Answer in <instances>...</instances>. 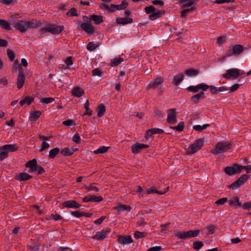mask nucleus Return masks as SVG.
<instances>
[{
	"label": "nucleus",
	"mask_w": 251,
	"mask_h": 251,
	"mask_svg": "<svg viewBox=\"0 0 251 251\" xmlns=\"http://www.w3.org/2000/svg\"><path fill=\"white\" fill-rule=\"evenodd\" d=\"M14 27L20 32L24 33L29 29L36 27L37 24L34 20L27 21L18 20L15 21Z\"/></svg>",
	"instance_id": "f257e3e1"
},
{
	"label": "nucleus",
	"mask_w": 251,
	"mask_h": 251,
	"mask_svg": "<svg viewBox=\"0 0 251 251\" xmlns=\"http://www.w3.org/2000/svg\"><path fill=\"white\" fill-rule=\"evenodd\" d=\"M231 145L227 141L219 142L215 146V148L210 151V152L214 154H218L229 150Z\"/></svg>",
	"instance_id": "f03ea898"
},
{
	"label": "nucleus",
	"mask_w": 251,
	"mask_h": 251,
	"mask_svg": "<svg viewBox=\"0 0 251 251\" xmlns=\"http://www.w3.org/2000/svg\"><path fill=\"white\" fill-rule=\"evenodd\" d=\"M244 74L243 70L237 68H232L227 70L223 76L228 79H235Z\"/></svg>",
	"instance_id": "7ed1b4c3"
},
{
	"label": "nucleus",
	"mask_w": 251,
	"mask_h": 251,
	"mask_svg": "<svg viewBox=\"0 0 251 251\" xmlns=\"http://www.w3.org/2000/svg\"><path fill=\"white\" fill-rule=\"evenodd\" d=\"M64 29L63 25H50L42 29L43 32H49L52 34H56L61 33Z\"/></svg>",
	"instance_id": "20e7f679"
},
{
	"label": "nucleus",
	"mask_w": 251,
	"mask_h": 251,
	"mask_svg": "<svg viewBox=\"0 0 251 251\" xmlns=\"http://www.w3.org/2000/svg\"><path fill=\"white\" fill-rule=\"evenodd\" d=\"M204 142V140L203 138H201L196 140L193 144L189 146L188 154H193L197 151L200 150L203 146Z\"/></svg>",
	"instance_id": "39448f33"
},
{
	"label": "nucleus",
	"mask_w": 251,
	"mask_h": 251,
	"mask_svg": "<svg viewBox=\"0 0 251 251\" xmlns=\"http://www.w3.org/2000/svg\"><path fill=\"white\" fill-rule=\"evenodd\" d=\"M243 51V47L240 45H236L229 48L226 57L232 55L238 56Z\"/></svg>",
	"instance_id": "423d86ee"
},
{
	"label": "nucleus",
	"mask_w": 251,
	"mask_h": 251,
	"mask_svg": "<svg viewBox=\"0 0 251 251\" xmlns=\"http://www.w3.org/2000/svg\"><path fill=\"white\" fill-rule=\"evenodd\" d=\"M249 176L247 175H243L240 176L236 181L232 183L230 185V188L234 189L239 187L243 184H244L248 179Z\"/></svg>",
	"instance_id": "0eeeda50"
},
{
	"label": "nucleus",
	"mask_w": 251,
	"mask_h": 251,
	"mask_svg": "<svg viewBox=\"0 0 251 251\" xmlns=\"http://www.w3.org/2000/svg\"><path fill=\"white\" fill-rule=\"evenodd\" d=\"M241 165L234 164L231 167H226L224 169L225 173L228 175L231 176L237 173L240 172Z\"/></svg>",
	"instance_id": "6e6552de"
},
{
	"label": "nucleus",
	"mask_w": 251,
	"mask_h": 251,
	"mask_svg": "<svg viewBox=\"0 0 251 251\" xmlns=\"http://www.w3.org/2000/svg\"><path fill=\"white\" fill-rule=\"evenodd\" d=\"M82 30L84 31L88 34H93L95 31V27L92 26L91 23H82L80 25Z\"/></svg>",
	"instance_id": "1a4fd4ad"
},
{
	"label": "nucleus",
	"mask_w": 251,
	"mask_h": 251,
	"mask_svg": "<svg viewBox=\"0 0 251 251\" xmlns=\"http://www.w3.org/2000/svg\"><path fill=\"white\" fill-rule=\"evenodd\" d=\"M176 113L175 109H170L167 111V122L170 124H174L176 122Z\"/></svg>",
	"instance_id": "9d476101"
},
{
	"label": "nucleus",
	"mask_w": 251,
	"mask_h": 251,
	"mask_svg": "<svg viewBox=\"0 0 251 251\" xmlns=\"http://www.w3.org/2000/svg\"><path fill=\"white\" fill-rule=\"evenodd\" d=\"M118 242L123 246L129 245L133 241L131 237L129 235L128 236H119L118 238Z\"/></svg>",
	"instance_id": "9b49d317"
},
{
	"label": "nucleus",
	"mask_w": 251,
	"mask_h": 251,
	"mask_svg": "<svg viewBox=\"0 0 251 251\" xmlns=\"http://www.w3.org/2000/svg\"><path fill=\"white\" fill-rule=\"evenodd\" d=\"M102 197L100 196L96 197L94 195H89L83 198L82 201L84 202H100L102 201Z\"/></svg>",
	"instance_id": "f8f14e48"
},
{
	"label": "nucleus",
	"mask_w": 251,
	"mask_h": 251,
	"mask_svg": "<svg viewBox=\"0 0 251 251\" xmlns=\"http://www.w3.org/2000/svg\"><path fill=\"white\" fill-rule=\"evenodd\" d=\"M109 233V231L102 230L100 231H97L96 234L92 237V239H96L98 241H102L106 235Z\"/></svg>",
	"instance_id": "ddd939ff"
},
{
	"label": "nucleus",
	"mask_w": 251,
	"mask_h": 251,
	"mask_svg": "<svg viewBox=\"0 0 251 251\" xmlns=\"http://www.w3.org/2000/svg\"><path fill=\"white\" fill-rule=\"evenodd\" d=\"M62 205L68 208H78L81 206L80 204L73 200L66 201L62 203Z\"/></svg>",
	"instance_id": "4468645a"
},
{
	"label": "nucleus",
	"mask_w": 251,
	"mask_h": 251,
	"mask_svg": "<svg viewBox=\"0 0 251 251\" xmlns=\"http://www.w3.org/2000/svg\"><path fill=\"white\" fill-rule=\"evenodd\" d=\"M148 147V146L144 144L136 143L131 147V151L133 153H137L140 151Z\"/></svg>",
	"instance_id": "2eb2a0df"
},
{
	"label": "nucleus",
	"mask_w": 251,
	"mask_h": 251,
	"mask_svg": "<svg viewBox=\"0 0 251 251\" xmlns=\"http://www.w3.org/2000/svg\"><path fill=\"white\" fill-rule=\"evenodd\" d=\"M163 81V79L161 77H157L153 80L151 81L148 84V87L150 88L155 89L158 87Z\"/></svg>",
	"instance_id": "dca6fc26"
},
{
	"label": "nucleus",
	"mask_w": 251,
	"mask_h": 251,
	"mask_svg": "<svg viewBox=\"0 0 251 251\" xmlns=\"http://www.w3.org/2000/svg\"><path fill=\"white\" fill-rule=\"evenodd\" d=\"M116 23L119 25H126L128 24H131L133 22V19L131 17H118L116 19Z\"/></svg>",
	"instance_id": "f3484780"
},
{
	"label": "nucleus",
	"mask_w": 251,
	"mask_h": 251,
	"mask_svg": "<svg viewBox=\"0 0 251 251\" xmlns=\"http://www.w3.org/2000/svg\"><path fill=\"white\" fill-rule=\"evenodd\" d=\"M115 208L117 210L118 213L121 214L124 212H129L131 209V207L127 205L121 204L118 205Z\"/></svg>",
	"instance_id": "a211bd4d"
},
{
	"label": "nucleus",
	"mask_w": 251,
	"mask_h": 251,
	"mask_svg": "<svg viewBox=\"0 0 251 251\" xmlns=\"http://www.w3.org/2000/svg\"><path fill=\"white\" fill-rule=\"evenodd\" d=\"M164 132V130L160 128H153L152 129H148L145 134L146 138H149L152 135L154 134H161Z\"/></svg>",
	"instance_id": "6ab92c4d"
},
{
	"label": "nucleus",
	"mask_w": 251,
	"mask_h": 251,
	"mask_svg": "<svg viewBox=\"0 0 251 251\" xmlns=\"http://www.w3.org/2000/svg\"><path fill=\"white\" fill-rule=\"evenodd\" d=\"M202 231L206 235L213 234L215 232V227L212 225H209L206 228H203Z\"/></svg>",
	"instance_id": "aec40b11"
},
{
	"label": "nucleus",
	"mask_w": 251,
	"mask_h": 251,
	"mask_svg": "<svg viewBox=\"0 0 251 251\" xmlns=\"http://www.w3.org/2000/svg\"><path fill=\"white\" fill-rule=\"evenodd\" d=\"M37 165V160L36 159H33L28 161L26 164V167L29 168L31 172H34V169Z\"/></svg>",
	"instance_id": "412c9836"
},
{
	"label": "nucleus",
	"mask_w": 251,
	"mask_h": 251,
	"mask_svg": "<svg viewBox=\"0 0 251 251\" xmlns=\"http://www.w3.org/2000/svg\"><path fill=\"white\" fill-rule=\"evenodd\" d=\"M84 94L83 90L78 87H75L72 90V95L76 97H80Z\"/></svg>",
	"instance_id": "4be33fe9"
},
{
	"label": "nucleus",
	"mask_w": 251,
	"mask_h": 251,
	"mask_svg": "<svg viewBox=\"0 0 251 251\" xmlns=\"http://www.w3.org/2000/svg\"><path fill=\"white\" fill-rule=\"evenodd\" d=\"M229 203L232 206H241V203L239 202V200L237 197L231 198L228 201Z\"/></svg>",
	"instance_id": "5701e85b"
},
{
	"label": "nucleus",
	"mask_w": 251,
	"mask_h": 251,
	"mask_svg": "<svg viewBox=\"0 0 251 251\" xmlns=\"http://www.w3.org/2000/svg\"><path fill=\"white\" fill-rule=\"evenodd\" d=\"M31 177V176L26 173H21L16 176L17 179L20 181L27 180Z\"/></svg>",
	"instance_id": "b1692460"
},
{
	"label": "nucleus",
	"mask_w": 251,
	"mask_h": 251,
	"mask_svg": "<svg viewBox=\"0 0 251 251\" xmlns=\"http://www.w3.org/2000/svg\"><path fill=\"white\" fill-rule=\"evenodd\" d=\"M183 79V75L182 73H179L174 77L173 83L175 85H177Z\"/></svg>",
	"instance_id": "393cba45"
},
{
	"label": "nucleus",
	"mask_w": 251,
	"mask_h": 251,
	"mask_svg": "<svg viewBox=\"0 0 251 251\" xmlns=\"http://www.w3.org/2000/svg\"><path fill=\"white\" fill-rule=\"evenodd\" d=\"M179 2L182 4V7H186L192 6L195 2V0H179Z\"/></svg>",
	"instance_id": "a878e982"
},
{
	"label": "nucleus",
	"mask_w": 251,
	"mask_h": 251,
	"mask_svg": "<svg viewBox=\"0 0 251 251\" xmlns=\"http://www.w3.org/2000/svg\"><path fill=\"white\" fill-rule=\"evenodd\" d=\"M91 19L96 25H99L103 22L102 16L101 15H92Z\"/></svg>",
	"instance_id": "bb28decb"
},
{
	"label": "nucleus",
	"mask_w": 251,
	"mask_h": 251,
	"mask_svg": "<svg viewBox=\"0 0 251 251\" xmlns=\"http://www.w3.org/2000/svg\"><path fill=\"white\" fill-rule=\"evenodd\" d=\"M187 231H177L174 232V234L180 239H185L188 238Z\"/></svg>",
	"instance_id": "cd10ccee"
},
{
	"label": "nucleus",
	"mask_w": 251,
	"mask_h": 251,
	"mask_svg": "<svg viewBox=\"0 0 251 251\" xmlns=\"http://www.w3.org/2000/svg\"><path fill=\"white\" fill-rule=\"evenodd\" d=\"M41 115V112L39 111H36L31 113L30 115V119L31 121H36Z\"/></svg>",
	"instance_id": "c85d7f7f"
},
{
	"label": "nucleus",
	"mask_w": 251,
	"mask_h": 251,
	"mask_svg": "<svg viewBox=\"0 0 251 251\" xmlns=\"http://www.w3.org/2000/svg\"><path fill=\"white\" fill-rule=\"evenodd\" d=\"M90 103L88 100H87L85 104H84V108L85 109V113L83 114V115H88L91 116L93 114V111L89 108Z\"/></svg>",
	"instance_id": "c756f323"
},
{
	"label": "nucleus",
	"mask_w": 251,
	"mask_h": 251,
	"mask_svg": "<svg viewBox=\"0 0 251 251\" xmlns=\"http://www.w3.org/2000/svg\"><path fill=\"white\" fill-rule=\"evenodd\" d=\"M25 80V76H18L17 80V88L20 89L24 85Z\"/></svg>",
	"instance_id": "7c9ffc66"
},
{
	"label": "nucleus",
	"mask_w": 251,
	"mask_h": 251,
	"mask_svg": "<svg viewBox=\"0 0 251 251\" xmlns=\"http://www.w3.org/2000/svg\"><path fill=\"white\" fill-rule=\"evenodd\" d=\"M74 152V150L73 149L69 148H65L62 149L61 151V153L65 156H69L72 155Z\"/></svg>",
	"instance_id": "2f4dec72"
},
{
	"label": "nucleus",
	"mask_w": 251,
	"mask_h": 251,
	"mask_svg": "<svg viewBox=\"0 0 251 251\" xmlns=\"http://www.w3.org/2000/svg\"><path fill=\"white\" fill-rule=\"evenodd\" d=\"M33 100V99L32 98L27 97L20 101V106H22L25 104L29 105Z\"/></svg>",
	"instance_id": "473e14b6"
},
{
	"label": "nucleus",
	"mask_w": 251,
	"mask_h": 251,
	"mask_svg": "<svg viewBox=\"0 0 251 251\" xmlns=\"http://www.w3.org/2000/svg\"><path fill=\"white\" fill-rule=\"evenodd\" d=\"M123 61V58L119 57H116L111 60V65L112 67L116 66L121 64Z\"/></svg>",
	"instance_id": "72a5a7b5"
},
{
	"label": "nucleus",
	"mask_w": 251,
	"mask_h": 251,
	"mask_svg": "<svg viewBox=\"0 0 251 251\" xmlns=\"http://www.w3.org/2000/svg\"><path fill=\"white\" fill-rule=\"evenodd\" d=\"M0 26L1 28L6 30H9L11 29L9 23L4 20H0Z\"/></svg>",
	"instance_id": "f704fd0d"
},
{
	"label": "nucleus",
	"mask_w": 251,
	"mask_h": 251,
	"mask_svg": "<svg viewBox=\"0 0 251 251\" xmlns=\"http://www.w3.org/2000/svg\"><path fill=\"white\" fill-rule=\"evenodd\" d=\"M204 93L201 92L191 98V100L194 102H197L200 99L204 98Z\"/></svg>",
	"instance_id": "c9c22d12"
},
{
	"label": "nucleus",
	"mask_w": 251,
	"mask_h": 251,
	"mask_svg": "<svg viewBox=\"0 0 251 251\" xmlns=\"http://www.w3.org/2000/svg\"><path fill=\"white\" fill-rule=\"evenodd\" d=\"M99 45L98 43H95L93 42H91L87 45V49L89 51H93L99 46Z\"/></svg>",
	"instance_id": "e433bc0d"
},
{
	"label": "nucleus",
	"mask_w": 251,
	"mask_h": 251,
	"mask_svg": "<svg viewBox=\"0 0 251 251\" xmlns=\"http://www.w3.org/2000/svg\"><path fill=\"white\" fill-rule=\"evenodd\" d=\"M151 193H157L160 195H163L164 194L163 192H160L157 189H155L153 187H151L150 189H148L146 190V192H143V194H146V196Z\"/></svg>",
	"instance_id": "4c0bfd02"
},
{
	"label": "nucleus",
	"mask_w": 251,
	"mask_h": 251,
	"mask_svg": "<svg viewBox=\"0 0 251 251\" xmlns=\"http://www.w3.org/2000/svg\"><path fill=\"white\" fill-rule=\"evenodd\" d=\"M160 15L161 13L159 12V11L158 10H155L153 12H152V13H151V14L149 15V17L150 20L153 21L156 19L157 18H159L160 16Z\"/></svg>",
	"instance_id": "58836bf2"
},
{
	"label": "nucleus",
	"mask_w": 251,
	"mask_h": 251,
	"mask_svg": "<svg viewBox=\"0 0 251 251\" xmlns=\"http://www.w3.org/2000/svg\"><path fill=\"white\" fill-rule=\"evenodd\" d=\"M109 147L106 146H101L100 147L99 149L94 151V153L95 154H100L106 152L108 150Z\"/></svg>",
	"instance_id": "ea45409f"
},
{
	"label": "nucleus",
	"mask_w": 251,
	"mask_h": 251,
	"mask_svg": "<svg viewBox=\"0 0 251 251\" xmlns=\"http://www.w3.org/2000/svg\"><path fill=\"white\" fill-rule=\"evenodd\" d=\"M209 125L208 124H204L202 126L201 125H195L193 126V129L195 130L198 131H202L205 129H206V127L209 126Z\"/></svg>",
	"instance_id": "a19ab883"
},
{
	"label": "nucleus",
	"mask_w": 251,
	"mask_h": 251,
	"mask_svg": "<svg viewBox=\"0 0 251 251\" xmlns=\"http://www.w3.org/2000/svg\"><path fill=\"white\" fill-rule=\"evenodd\" d=\"M105 107L102 104L100 105L98 107V116L101 117L105 113Z\"/></svg>",
	"instance_id": "79ce46f5"
},
{
	"label": "nucleus",
	"mask_w": 251,
	"mask_h": 251,
	"mask_svg": "<svg viewBox=\"0 0 251 251\" xmlns=\"http://www.w3.org/2000/svg\"><path fill=\"white\" fill-rule=\"evenodd\" d=\"M187 234L188 235V238L195 237L197 236L200 233V230H191L187 231Z\"/></svg>",
	"instance_id": "37998d69"
},
{
	"label": "nucleus",
	"mask_w": 251,
	"mask_h": 251,
	"mask_svg": "<svg viewBox=\"0 0 251 251\" xmlns=\"http://www.w3.org/2000/svg\"><path fill=\"white\" fill-rule=\"evenodd\" d=\"M59 152V149L58 148H53L50 151L49 157L50 158H54Z\"/></svg>",
	"instance_id": "c03bdc74"
},
{
	"label": "nucleus",
	"mask_w": 251,
	"mask_h": 251,
	"mask_svg": "<svg viewBox=\"0 0 251 251\" xmlns=\"http://www.w3.org/2000/svg\"><path fill=\"white\" fill-rule=\"evenodd\" d=\"M8 154V152L5 150L4 148L2 146L0 147V160H3L7 156Z\"/></svg>",
	"instance_id": "a18cd8bd"
},
{
	"label": "nucleus",
	"mask_w": 251,
	"mask_h": 251,
	"mask_svg": "<svg viewBox=\"0 0 251 251\" xmlns=\"http://www.w3.org/2000/svg\"><path fill=\"white\" fill-rule=\"evenodd\" d=\"M185 74L188 76H194L198 74V71L193 69H188L185 70Z\"/></svg>",
	"instance_id": "49530a36"
},
{
	"label": "nucleus",
	"mask_w": 251,
	"mask_h": 251,
	"mask_svg": "<svg viewBox=\"0 0 251 251\" xmlns=\"http://www.w3.org/2000/svg\"><path fill=\"white\" fill-rule=\"evenodd\" d=\"M54 100V98H44L40 99L39 100V101L41 103H44L46 104H48L53 102Z\"/></svg>",
	"instance_id": "de8ad7c7"
},
{
	"label": "nucleus",
	"mask_w": 251,
	"mask_h": 251,
	"mask_svg": "<svg viewBox=\"0 0 251 251\" xmlns=\"http://www.w3.org/2000/svg\"><path fill=\"white\" fill-rule=\"evenodd\" d=\"M128 3L124 0L120 4L117 5V9L119 10H124L126 9Z\"/></svg>",
	"instance_id": "09e8293b"
},
{
	"label": "nucleus",
	"mask_w": 251,
	"mask_h": 251,
	"mask_svg": "<svg viewBox=\"0 0 251 251\" xmlns=\"http://www.w3.org/2000/svg\"><path fill=\"white\" fill-rule=\"evenodd\" d=\"M172 128L179 132H181L183 130L184 128V123L181 122L177 125V126L173 127Z\"/></svg>",
	"instance_id": "8fccbe9b"
},
{
	"label": "nucleus",
	"mask_w": 251,
	"mask_h": 251,
	"mask_svg": "<svg viewBox=\"0 0 251 251\" xmlns=\"http://www.w3.org/2000/svg\"><path fill=\"white\" fill-rule=\"evenodd\" d=\"M84 188L87 191H94L95 192H98L99 191V189L94 186L93 185H91L90 186H84Z\"/></svg>",
	"instance_id": "3c124183"
},
{
	"label": "nucleus",
	"mask_w": 251,
	"mask_h": 251,
	"mask_svg": "<svg viewBox=\"0 0 251 251\" xmlns=\"http://www.w3.org/2000/svg\"><path fill=\"white\" fill-rule=\"evenodd\" d=\"M137 192L139 193V197L140 199H144L146 194H143V192H146V191H143L142 188L140 186H138L137 187Z\"/></svg>",
	"instance_id": "603ef678"
},
{
	"label": "nucleus",
	"mask_w": 251,
	"mask_h": 251,
	"mask_svg": "<svg viewBox=\"0 0 251 251\" xmlns=\"http://www.w3.org/2000/svg\"><path fill=\"white\" fill-rule=\"evenodd\" d=\"M227 201H228L227 198L225 197L219 199L218 200H217L215 201V203L218 205H222Z\"/></svg>",
	"instance_id": "864d4df0"
},
{
	"label": "nucleus",
	"mask_w": 251,
	"mask_h": 251,
	"mask_svg": "<svg viewBox=\"0 0 251 251\" xmlns=\"http://www.w3.org/2000/svg\"><path fill=\"white\" fill-rule=\"evenodd\" d=\"M2 147L8 152L9 151H14L16 150V148L12 145H6Z\"/></svg>",
	"instance_id": "5fc2aeb1"
},
{
	"label": "nucleus",
	"mask_w": 251,
	"mask_h": 251,
	"mask_svg": "<svg viewBox=\"0 0 251 251\" xmlns=\"http://www.w3.org/2000/svg\"><path fill=\"white\" fill-rule=\"evenodd\" d=\"M67 15L69 16H77V12L75 8H72L67 13Z\"/></svg>",
	"instance_id": "6e6d98bb"
},
{
	"label": "nucleus",
	"mask_w": 251,
	"mask_h": 251,
	"mask_svg": "<svg viewBox=\"0 0 251 251\" xmlns=\"http://www.w3.org/2000/svg\"><path fill=\"white\" fill-rule=\"evenodd\" d=\"M65 62V64L66 65V68L68 69L73 64L72 57H71V56L68 57L66 58Z\"/></svg>",
	"instance_id": "4d7b16f0"
},
{
	"label": "nucleus",
	"mask_w": 251,
	"mask_h": 251,
	"mask_svg": "<svg viewBox=\"0 0 251 251\" xmlns=\"http://www.w3.org/2000/svg\"><path fill=\"white\" fill-rule=\"evenodd\" d=\"M71 213L73 216L76 218H79L85 215V213L80 212L79 211H72Z\"/></svg>",
	"instance_id": "13d9d810"
},
{
	"label": "nucleus",
	"mask_w": 251,
	"mask_h": 251,
	"mask_svg": "<svg viewBox=\"0 0 251 251\" xmlns=\"http://www.w3.org/2000/svg\"><path fill=\"white\" fill-rule=\"evenodd\" d=\"M188 91H189L190 92H192L193 93H196L200 90L199 85L198 84L195 86H193V85L190 86L188 87Z\"/></svg>",
	"instance_id": "bf43d9fd"
},
{
	"label": "nucleus",
	"mask_w": 251,
	"mask_h": 251,
	"mask_svg": "<svg viewBox=\"0 0 251 251\" xmlns=\"http://www.w3.org/2000/svg\"><path fill=\"white\" fill-rule=\"evenodd\" d=\"M34 172H37L38 174H42L44 172L45 170L43 167H42L41 166L37 165V166L34 169Z\"/></svg>",
	"instance_id": "052dcab7"
},
{
	"label": "nucleus",
	"mask_w": 251,
	"mask_h": 251,
	"mask_svg": "<svg viewBox=\"0 0 251 251\" xmlns=\"http://www.w3.org/2000/svg\"><path fill=\"white\" fill-rule=\"evenodd\" d=\"M50 147L49 144L46 141H44L40 149V151H43L46 149H47Z\"/></svg>",
	"instance_id": "680f3d73"
},
{
	"label": "nucleus",
	"mask_w": 251,
	"mask_h": 251,
	"mask_svg": "<svg viewBox=\"0 0 251 251\" xmlns=\"http://www.w3.org/2000/svg\"><path fill=\"white\" fill-rule=\"evenodd\" d=\"M62 124L67 126H71L75 125V122L72 120H68L65 121H63Z\"/></svg>",
	"instance_id": "e2e57ef3"
},
{
	"label": "nucleus",
	"mask_w": 251,
	"mask_h": 251,
	"mask_svg": "<svg viewBox=\"0 0 251 251\" xmlns=\"http://www.w3.org/2000/svg\"><path fill=\"white\" fill-rule=\"evenodd\" d=\"M145 11L147 14H151L152 12L155 10V8L153 6H150L145 8Z\"/></svg>",
	"instance_id": "0e129e2a"
},
{
	"label": "nucleus",
	"mask_w": 251,
	"mask_h": 251,
	"mask_svg": "<svg viewBox=\"0 0 251 251\" xmlns=\"http://www.w3.org/2000/svg\"><path fill=\"white\" fill-rule=\"evenodd\" d=\"M194 10V8L192 7L189 9H185L181 11V16L182 17H185L190 11Z\"/></svg>",
	"instance_id": "69168bd1"
},
{
	"label": "nucleus",
	"mask_w": 251,
	"mask_h": 251,
	"mask_svg": "<svg viewBox=\"0 0 251 251\" xmlns=\"http://www.w3.org/2000/svg\"><path fill=\"white\" fill-rule=\"evenodd\" d=\"M7 55L11 61H13L15 57V54L13 51L10 49H8L7 50Z\"/></svg>",
	"instance_id": "338daca9"
},
{
	"label": "nucleus",
	"mask_w": 251,
	"mask_h": 251,
	"mask_svg": "<svg viewBox=\"0 0 251 251\" xmlns=\"http://www.w3.org/2000/svg\"><path fill=\"white\" fill-rule=\"evenodd\" d=\"M243 209L246 210H250L251 207V202H248L245 203H241V206Z\"/></svg>",
	"instance_id": "774afa93"
}]
</instances>
